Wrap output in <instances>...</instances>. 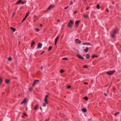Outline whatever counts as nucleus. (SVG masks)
<instances>
[{
    "instance_id": "obj_9",
    "label": "nucleus",
    "mask_w": 121,
    "mask_h": 121,
    "mask_svg": "<svg viewBox=\"0 0 121 121\" xmlns=\"http://www.w3.org/2000/svg\"><path fill=\"white\" fill-rule=\"evenodd\" d=\"M39 82V80H35L33 84V86H34L36 83Z\"/></svg>"
},
{
    "instance_id": "obj_12",
    "label": "nucleus",
    "mask_w": 121,
    "mask_h": 121,
    "mask_svg": "<svg viewBox=\"0 0 121 121\" xmlns=\"http://www.w3.org/2000/svg\"><path fill=\"white\" fill-rule=\"evenodd\" d=\"M27 102V99L26 98H25L23 101L21 103V104H22L23 103H26Z\"/></svg>"
},
{
    "instance_id": "obj_8",
    "label": "nucleus",
    "mask_w": 121,
    "mask_h": 121,
    "mask_svg": "<svg viewBox=\"0 0 121 121\" xmlns=\"http://www.w3.org/2000/svg\"><path fill=\"white\" fill-rule=\"evenodd\" d=\"M42 43H38V44L37 47L38 48H41L42 47Z\"/></svg>"
},
{
    "instance_id": "obj_36",
    "label": "nucleus",
    "mask_w": 121,
    "mask_h": 121,
    "mask_svg": "<svg viewBox=\"0 0 121 121\" xmlns=\"http://www.w3.org/2000/svg\"><path fill=\"white\" fill-rule=\"evenodd\" d=\"M98 57V56H96V55H94L92 57V58H94L95 57Z\"/></svg>"
},
{
    "instance_id": "obj_51",
    "label": "nucleus",
    "mask_w": 121,
    "mask_h": 121,
    "mask_svg": "<svg viewBox=\"0 0 121 121\" xmlns=\"http://www.w3.org/2000/svg\"><path fill=\"white\" fill-rule=\"evenodd\" d=\"M40 26L41 27H42V24H40Z\"/></svg>"
},
{
    "instance_id": "obj_45",
    "label": "nucleus",
    "mask_w": 121,
    "mask_h": 121,
    "mask_svg": "<svg viewBox=\"0 0 121 121\" xmlns=\"http://www.w3.org/2000/svg\"><path fill=\"white\" fill-rule=\"evenodd\" d=\"M44 52V51H43L42 52H41L40 53V55H42V54H43V53Z\"/></svg>"
},
{
    "instance_id": "obj_37",
    "label": "nucleus",
    "mask_w": 121,
    "mask_h": 121,
    "mask_svg": "<svg viewBox=\"0 0 121 121\" xmlns=\"http://www.w3.org/2000/svg\"><path fill=\"white\" fill-rule=\"evenodd\" d=\"M23 115L26 116H27V115L25 112H24L23 113Z\"/></svg>"
},
{
    "instance_id": "obj_55",
    "label": "nucleus",
    "mask_w": 121,
    "mask_h": 121,
    "mask_svg": "<svg viewBox=\"0 0 121 121\" xmlns=\"http://www.w3.org/2000/svg\"><path fill=\"white\" fill-rule=\"evenodd\" d=\"M40 108L41 110L42 111V109L41 107H40Z\"/></svg>"
},
{
    "instance_id": "obj_14",
    "label": "nucleus",
    "mask_w": 121,
    "mask_h": 121,
    "mask_svg": "<svg viewBox=\"0 0 121 121\" xmlns=\"http://www.w3.org/2000/svg\"><path fill=\"white\" fill-rule=\"evenodd\" d=\"M10 81L9 79H6L5 80V82L6 83L8 84L9 83Z\"/></svg>"
},
{
    "instance_id": "obj_40",
    "label": "nucleus",
    "mask_w": 121,
    "mask_h": 121,
    "mask_svg": "<svg viewBox=\"0 0 121 121\" xmlns=\"http://www.w3.org/2000/svg\"><path fill=\"white\" fill-rule=\"evenodd\" d=\"M35 30L36 31H38L39 30V29L38 28H37Z\"/></svg>"
},
{
    "instance_id": "obj_48",
    "label": "nucleus",
    "mask_w": 121,
    "mask_h": 121,
    "mask_svg": "<svg viewBox=\"0 0 121 121\" xmlns=\"http://www.w3.org/2000/svg\"><path fill=\"white\" fill-rule=\"evenodd\" d=\"M83 83L85 84H88V83L87 82H84Z\"/></svg>"
},
{
    "instance_id": "obj_59",
    "label": "nucleus",
    "mask_w": 121,
    "mask_h": 121,
    "mask_svg": "<svg viewBox=\"0 0 121 121\" xmlns=\"http://www.w3.org/2000/svg\"><path fill=\"white\" fill-rule=\"evenodd\" d=\"M36 20H34V21L35 22H36Z\"/></svg>"
},
{
    "instance_id": "obj_62",
    "label": "nucleus",
    "mask_w": 121,
    "mask_h": 121,
    "mask_svg": "<svg viewBox=\"0 0 121 121\" xmlns=\"http://www.w3.org/2000/svg\"><path fill=\"white\" fill-rule=\"evenodd\" d=\"M108 92V91L107 90V92Z\"/></svg>"
},
{
    "instance_id": "obj_46",
    "label": "nucleus",
    "mask_w": 121,
    "mask_h": 121,
    "mask_svg": "<svg viewBox=\"0 0 121 121\" xmlns=\"http://www.w3.org/2000/svg\"><path fill=\"white\" fill-rule=\"evenodd\" d=\"M32 88H30V89H29L30 91H31L32 90Z\"/></svg>"
},
{
    "instance_id": "obj_43",
    "label": "nucleus",
    "mask_w": 121,
    "mask_h": 121,
    "mask_svg": "<svg viewBox=\"0 0 121 121\" xmlns=\"http://www.w3.org/2000/svg\"><path fill=\"white\" fill-rule=\"evenodd\" d=\"M69 6H66V7H65L64 8V9H67L68 7H69Z\"/></svg>"
},
{
    "instance_id": "obj_21",
    "label": "nucleus",
    "mask_w": 121,
    "mask_h": 121,
    "mask_svg": "<svg viewBox=\"0 0 121 121\" xmlns=\"http://www.w3.org/2000/svg\"><path fill=\"white\" fill-rule=\"evenodd\" d=\"M35 44V43L34 41H33L31 43V47H32L33 46V45Z\"/></svg>"
},
{
    "instance_id": "obj_61",
    "label": "nucleus",
    "mask_w": 121,
    "mask_h": 121,
    "mask_svg": "<svg viewBox=\"0 0 121 121\" xmlns=\"http://www.w3.org/2000/svg\"><path fill=\"white\" fill-rule=\"evenodd\" d=\"M93 82V81H92L91 82Z\"/></svg>"
},
{
    "instance_id": "obj_24",
    "label": "nucleus",
    "mask_w": 121,
    "mask_h": 121,
    "mask_svg": "<svg viewBox=\"0 0 121 121\" xmlns=\"http://www.w3.org/2000/svg\"><path fill=\"white\" fill-rule=\"evenodd\" d=\"M96 7L97 8V9H99V5L98 4H97Z\"/></svg>"
},
{
    "instance_id": "obj_38",
    "label": "nucleus",
    "mask_w": 121,
    "mask_h": 121,
    "mask_svg": "<svg viewBox=\"0 0 121 121\" xmlns=\"http://www.w3.org/2000/svg\"><path fill=\"white\" fill-rule=\"evenodd\" d=\"M71 86H67V88H71Z\"/></svg>"
},
{
    "instance_id": "obj_4",
    "label": "nucleus",
    "mask_w": 121,
    "mask_h": 121,
    "mask_svg": "<svg viewBox=\"0 0 121 121\" xmlns=\"http://www.w3.org/2000/svg\"><path fill=\"white\" fill-rule=\"evenodd\" d=\"M60 35H58L57 36V37L56 38V39H55V45H56L57 42V41L59 39L60 36Z\"/></svg>"
},
{
    "instance_id": "obj_60",
    "label": "nucleus",
    "mask_w": 121,
    "mask_h": 121,
    "mask_svg": "<svg viewBox=\"0 0 121 121\" xmlns=\"http://www.w3.org/2000/svg\"><path fill=\"white\" fill-rule=\"evenodd\" d=\"M22 117L23 118H24V116H22Z\"/></svg>"
},
{
    "instance_id": "obj_23",
    "label": "nucleus",
    "mask_w": 121,
    "mask_h": 121,
    "mask_svg": "<svg viewBox=\"0 0 121 121\" xmlns=\"http://www.w3.org/2000/svg\"><path fill=\"white\" fill-rule=\"evenodd\" d=\"M86 57L87 59H89L90 57V55L89 54H87L86 55Z\"/></svg>"
},
{
    "instance_id": "obj_27",
    "label": "nucleus",
    "mask_w": 121,
    "mask_h": 121,
    "mask_svg": "<svg viewBox=\"0 0 121 121\" xmlns=\"http://www.w3.org/2000/svg\"><path fill=\"white\" fill-rule=\"evenodd\" d=\"M26 1L25 0L23 2H22L21 1V4H23L26 3Z\"/></svg>"
},
{
    "instance_id": "obj_56",
    "label": "nucleus",
    "mask_w": 121,
    "mask_h": 121,
    "mask_svg": "<svg viewBox=\"0 0 121 121\" xmlns=\"http://www.w3.org/2000/svg\"><path fill=\"white\" fill-rule=\"evenodd\" d=\"M48 11V9H47V10H46V11H45L44 12H47Z\"/></svg>"
},
{
    "instance_id": "obj_35",
    "label": "nucleus",
    "mask_w": 121,
    "mask_h": 121,
    "mask_svg": "<svg viewBox=\"0 0 121 121\" xmlns=\"http://www.w3.org/2000/svg\"><path fill=\"white\" fill-rule=\"evenodd\" d=\"M26 17V16L23 19L22 21V22H23L25 20L26 17Z\"/></svg>"
},
{
    "instance_id": "obj_10",
    "label": "nucleus",
    "mask_w": 121,
    "mask_h": 121,
    "mask_svg": "<svg viewBox=\"0 0 121 121\" xmlns=\"http://www.w3.org/2000/svg\"><path fill=\"white\" fill-rule=\"evenodd\" d=\"M83 45L89 46L91 45V44L90 43H83Z\"/></svg>"
},
{
    "instance_id": "obj_52",
    "label": "nucleus",
    "mask_w": 121,
    "mask_h": 121,
    "mask_svg": "<svg viewBox=\"0 0 121 121\" xmlns=\"http://www.w3.org/2000/svg\"><path fill=\"white\" fill-rule=\"evenodd\" d=\"M60 21V19H58L57 20V22H59Z\"/></svg>"
},
{
    "instance_id": "obj_7",
    "label": "nucleus",
    "mask_w": 121,
    "mask_h": 121,
    "mask_svg": "<svg viewBox=\"0 0 121 121\" xmlns=\"http://www.w3.org/2000/svg\"><path fill=\"white\" fill-rule=\"evenodd\" d=\"M77 56L79 59H82V60L84 59V58L82 56H80L79 54L77 55Z\"/></svg>"
},
{
    "instance_id": "obj_50",
    "label": "nucleus",
    "mask_w": 121,
    "mask_h": 121,
    "mask_svg": "<svg viewBox=\"0 0 121 121\" xmlns=\"http://www.w3.org/2000/svg\"><path fill=\"white\" fill-rule=\"evenodd\" d=\"M113 89L114 90H116V88L115 87H113Z\"/></svg>"
},
{
    "instance_id": "obj_29",
    "label": "nucleus",
    "mask_w": 121,
    "mask_h": 121,
    "mask_svg": "<svg viewBox=\"0 0 121 121\" xmlns=\"http://www.w3.org/2000/svg\"><path fill=\"white\" fill-rule=\"evenodd\" d=\"M52 48V46H50L48 48V51H49Z\"/></svg>"
},
{
    "instance_id": "obj_33",
    "label": "nucleus",
    "mask_w": 121,
    "mask_h": 121,
    "mask_svg": "<svg viewBox=\"0 0 121 121\" xmlns=\"http://www.w3.org/2000/svg\"><path fill=\"white\" fill-rule=\"evenodd\" d=\"M73 49L74 51H76V52L78 51V50L76 48H73Z\"/></svg>"
},
{
    "instance_id": "obj_49",
    "label": "nucleus",
    "mask_w": 121,
    "mask_h": 121,
    "mask_svg": "<svg viewBox=\"0 0 121 121\" xmlns=\"http://www.w3.org/2000/svg\"><path fill=\"white\" fill-rule=\"evenodd\" d=\"M89 7H87L86 9V10H88L89 9Z\"/></svg>"
},
{
    "instance_id": "obj_5",
    "label": "nucleus",
    "mask_w": 121,
    "mask_h": 121,
    "mask_svg": "<svg viewBox=\"0 0 121 121\" xmlns=\"http://www.w3.org/2000/svg\"><path fill=\"white\" fill-rule=\"evenodd\" d=\"M54 7V5H50L48 8V10H49L53 8Z\"/></svg>"
},
{
    "instance_id": "obj_44",
    "label": "nucleus",
    "mask_w": 121,
    "mask_h": 121,
    "mask_svg": "<svg viewBox=\"0 0 121 121\" xmlns=\"http://www.w3.org/2000/svg\"><path fill=\"white\" fill-rule=\"evenodd\" d=\"M15 13L14 12H13V15H12V17H13L15 14Z\"/></svg>"
},
{
    "instance_id": "obj_47",
    "label": "nucleus",
    "mask_w": 121,
    "mask_h": 121,
    "mask_svg": "<svg viewBox=\"0 0 121 121\" xmlns=\"http://www.w3.org/2000/svg\"><path fill=\"white\" fill-rule=\"evenodd\" d=\"M106 10L108 12H109V11L108 9H106Z\"/></svg>"
},
{
    "instance_id": "obj_19",
    "label": "nucleus",
    "mask_w": 121,
    "mask_h": 121,
    "mask_svg": "<svg viewBox=\"0 0 121 121\" xmlns=\"http://www.w3.org/2000/svg\"><path fill=\"white\" fill-rule=\"evenodd\" d=\"M10 28L13 32H14L16 30V29L13 27H11Z\"/></svg>"
},
{
    "instance_id": "obj_20",
    "label": "nucleus",
    "mask_w": 121,
    "mask_h": 121,
    "mask_svg": "<svg viewBox=\"0 0 121 121\" xmlns=\"http://www.w3.org/2000/svg\"><path fill=\"white\" fill-rule=\"evenodd\" d=\"M48 100L47 99V98H45L44 99V101L45 103H46V104H48V102H47V101Z\"/></svg>"
},
{
    "instance_id": "obj_31",
    "label": "nucleus",
    "mask_w": 121,
    "mask_h": 121,
    "mask_svg": "<svg viewBox=\"0 0 121 121\" xmlns=\"http://www.w3.org/2000/svg\"><path fill=\"white\" fill-rule=\"evenodd\" d=\"M12 60V58L10 57H9L8 59V60L9 61H11V60Z\"/></svg>"
},
{
    "instance_id": "obj_15",
    "label": "nucleus",
    "mask_w": 121,
    "mask_h": 121,
    "mask_svg": "<svg viewBox=\"0 0 121 121\" xmlns=\"http://www.w3.org/2000/svg\"><path fill=\"white\" fill-rule=\"evenodd\" d=\"M88 48L87 47L86 48V49H84V50L85 52H87L88 51Z\"/></svg>"
},
{
    "instance_id": "obj_3",
    "label": "nucleus",
    "mask_w": 121,
    "mask_h": 121,
    "mask_svg": "<svg viewBox=\"0 0 121 121\" xmlns=\"http://www.w3.org/2000/svg\"><path fill=\"white\" fill-rule=\"evenodd\" d=\"M115 72V70H113L108 71L106 72V73L109 75H110L113 74Z\"/></svg>"
},
{
    "instance_id": "obj_26",
    "label": "nucleus",
    "mask_w": 121,
    "mask_h": 121,
    "mask_svg": "<svg viewBox=\"0 0 121 121\" xmlns=\"http://www.w3.org/2000/svg\"><path fill=\"white\" fill-rule=\"evenodd\" d=\"M46 103H43V104L42 106L43 107H45L46 106Z\"/></svg>"
},
{
    "instance_id": "obj_54",
    "label": "nucleus",
    "mask_w": 121,
    "mask_h": 121,
    "mask_svg": "<svg viewBox=\"0 0 121 121\" xmlns=\"http://www.w3.org/2000/svg\"><path fill=\"white\" fill-rule=\"evenodd\" d=\"M77 11H75L74 12V13L75 14L76 13H77Z\"/></svg>"
},
{
    "instance_id": "obj_58",
    "label": "nucleus",
    "mask_w": 121,
    "mask_h": 121,
    "mask_svg": "<svg viewBox=\"0 0 121 121\" xmlns=\"http://www.w3.org/2000/svg\"><path fill=\"white\" fill-rule=\"evenodd\" d=\"M40 69H42V70H43V68H42V67L41 68H40Z\"/></svg>"
},
{
    "instance_id": "obj_22",
    "label": "nucleus",
    "mask_w": 121,
    "mask_h": 121,
    "mask_svg": "<svg viewBox=\"0 0 121 121\" xmlns=\"http://www.w3.org/2000/svg\"><path fill=\"white\" fill-rule=\"evenodd\" d=\"M2 78L0 77V85L2 83Z\"/></svg>"
},
{
    "instance_id": "obj_18",
    "label": "nucleus",
    "mask_w": 121,
    "mask_h": 121,
    "mask_svg": "<svg viewBox=\"0 0 121 121\" xmlns=\"http://www.w3.org/2000/svg\"><path fill=\"white\" fill-rule=\"evenodd\" d=\"M21 0H19L16 3V4H19L21 3Z\"/></svg>"
},
{
    "instance_id": "obj_11",
    "label": "nucleus",
    "mask_w": 121,
    "mask_h": 121,
    "mask_svg": "<svg viewBox=\"0 0 121 121\" xmlns=\"http://www.w3.org/2000/svg\"><path fill=\"white\" fill-rule=\"evenodd\" d=\"M75 41L78 44L80 43H81V41L78 39H75Z\"/></svg>"
},
{
    "instance_id": "obj_1",
    "label": "nucleus",
    "mask_w": 121,
    "mask_h": 121,
    "mask_svg": "<svg viewBox=\"0 0 121 121\" xmlns=\"http://www.w3.org/2000/svg\"><path fill=\"white\" fill-rule=\"evenodd\" d=\"M118 32V30L117 29L112 32L110 33L111 37L113 38H114L115 37V35L117 34Z\"/></svg>"
},
{
    "instance_id": "obj_2",
    "label": "nucleus",
    "mask_w": 121,
    "mask_h": 121,
    "mask_svg": "<svg viewBox=\"0 0 121 121\" xmlns=\"http://www.w3.org/2000/svg\"><path fill=\"white\" fill-rule=\"evenodd\" d=\"M73 22L71 20H70L68 24V26L71 28L72 27V25L73 24Z\"/></svg>"
},
{
    "instance_id": "obj_32",
    "label": "nucleus",
    "mask_w": 121,
    "mask_h": 121,
    "mask_svg": "<svg viewBox=\"0 0 121 121\" xmlns=\"http://www.w3.org/2000/svg\"><path fill=\"white\" fill-rule=\"evenodd\" d=\"M73 4V2L71 1V2H70V3L69 4V5H71Z\"/></svg>"
},
{
    "instance_id": "obj_34",
    "label": "nucleus",
    "mask_w": 121,
    "mask_h": 121,
    "mask_svg": "<svg viewBox=\"0 0 121 121\" xmlns=\"http://www.w3.org/2000/svg\"><path fill=\"white\" fill-rule=\"evenodd\" d=\"M64 72V71L62 69H60V72L61 73H62Z\"/></svg>"
},
{
    "instance_id": "obj_57",
    "label": "nucleus",
    "mask_w": 121,
    "mask_h": 121,
    "mask_svg": "<svg viewBox=\"0 0 121 121\" xmlns=\"http://www.w3.org/2000/svg\"><path fill=\"white\" fill-rule=\"evenodd\" d=\"M112 3L113 4H114V3L113 2H112Z\"/></svg>"
},
{
    "instance_id": "obj_6",
    "label": "nucleus",
    "mask_w": 121,
    "mask_h": 121,
    "mask_svg": "<svg viewBox=\"0 0 121 121\" xmlns=\"http://www.w3.org/2000/svg\"><path fill=\"white\" fill-rule=\"evenodd\" d=\"M80 21V20H77L75 22V26L76 27L78 26L79 23Z\"/></svg>"
},
{
    "instance_id": "obj_63",
    "label": "nucleus",
    "mask_w": 121,
    "mask_h": 121,
    "mask_svg": "<svg viewBox=\"0 0 121 121\" xmlns=\"http://www.w3.org/2000/svg\"><path fill=\"white\" fill-rule=\"evenodd\" d=\"M84 1H86V0H84Z\"/></svg>"
},
{
    "instance_id": "obj_25",
    "label": "nucleus",
    "mask_w": 121,
    "mask_h": 121,
    "mask_svg": "<svg viewBox=\"0 0 121 121\" xmlns=\"http://www.w3.org/2000/svg\"><path fill=\"white\" fill-rule=\"evenodd\" d=\"M83 68H87L88 67H87V66L86 65H84L83 66Z\"/></svg>"
},
{
    "instance_id": "obj_41",
    "label": "nucleus",
    "mask_w": 121,
    "mask_h": 121,
    "mask_svg": "<svg viewBox=\"0 0 121 121\" xmlns=\"http://www.w3.org/2000/svg\"><path fill=\"white\" fill-rule=\"evenodd\" d=\"M119 112H118V113H115L114 114V115L115 116H116V115H117L119 113Z\"/></svg>"
},
{
    "instance_id": "obj_17",
    "label": "nucleus",
    "mask_w": 121,
    "mask_h": 121,
    "mask_svg": "<svg viewBox=\"0 0 121 121\" xmlns=\"http://www.w3.org/2000/svg\"><path fill=\"white\" fill-rule=\"evenodd\" d=\"M82 110L84 112H85L86 111V110L85 108H83L82 109Z\"/></svg>"
},
{
    "instance_id": "obj_30",
    "label": "nucleus",
    "mask_w": 121,
    "mask_h": 121,
    "mask_svg": "<svg viewBox=\"0 0 121 121\" xmlns=\"http://www.w3.org/2000/svg\"><path fill=\"white\" fill-rule=\"evenodd\" d=\"M30 13V12H28L26 13V17H27V16H28V15Z\"/></svg>"
},
{
    "instance_id": "obj_42",
    "label": "nucleus",
    "mask_w": 121,
    "mask_h": 121,
    "mask_svg": "<svg viewBox=\"0 0 121 121\" xmlns=\"http://www.w3.org/2000/svg\"><path fill=\"white\" fill-rule=\"evenodd\" d=\"M48 97V95H47L45 96V98H47Z\"/></svg>"
},
{
    "instance_id": "obj_28",
    "label": "nucleus",
    "mask_w": 121,
    "mask_h": 121,
    "mask_svg": "<svg viewBox=\"0 0 121 121\" xmlns=\"http://www.w3.org/2000/svg\"><path fill=\"white\" fill-rule=\"evenodd\" d=\"M83 98L86 100H87L88 99V98L86 97H84Z\"/></svg>"
},
{
    "instance_id": "obj_53",
    "label": "nucleus",
    "mask_w": 121,
    "mask_h": 121,
    "mask_svg": "<svg viewBox=\"0 0 121 121\" xmlns=\"http://www.w3.org/2000/svg\"><path fill=\"white\" fill-rule=\"evenodd\" d=\"M104 95L106 96L107 95V94H104Z\"/></svg>"
},
{
    "instance_id": "obj_39",
    "label": "nucleus",
    "mask_w": 121,
    "mask_h": 121,
    "mask_svg": "<svg viewBox=\"0 0 121 121\" xmlns=\"http://www.w3.org/2000/svg\"><path fill=\"white\" fill-rule=\"evenodd\" d=\"M62 59L63 60H68V59H67V58H63Z\"/></svg>"
},
{
    "instance_id": "obj_13",
    "label": "nucleus",
    "mask_w": 121,
    "mask_h": 121,
    "mask_svg": "<svg viewBox=\"0 0 121 121\" xmlns=\"http://www.w3.org/2000/svg\"><path fill=\"white\" fill-rule=\"evenodd\" d=\"M39 106V104H37L35 106V107L34 108V109L35 110L36 109L38 108Z\"/></svg>"
},
{
    "instance_id": "obj_16",
    "label": "nucleus",
    "mask_w": 121,
    "mask_h": 121,
    "mask_svg": "<svg viewBox=\"0 0 121 121\" xmlns=\"http://www.w3.org/2000/svg\"><path fill=\"white\" fill-rule=\"evenodd\" d=\"M88 15L86 14H84L83 15L84 17L85 18H87L88 17Z\"/></svg>"
}]
</instances>
